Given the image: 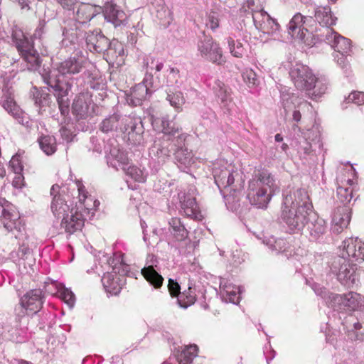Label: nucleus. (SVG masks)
Masks as SVG:
<instances>
[{"mask_svg": "<svg viewBox=\"0 0 364 364\" xmlns=\"http://www.w3.org/2000/svg\"><path fill=\"white\" fill-rule=\"evenodd\" d=\"M288 145L285 143L282 145V149L284 151H286L288 149Z\"/></svg>", "mask_w": 364, "mask_h": 364, "instance_id": "69168bd1", "label": "nucleus"}, {"mask_svg": "<svg viewBox=\"0 0 364 364\" xmlns=\"http://www.w3.org/2000/svg\"><path fill=\"white\" fill-rule=\"evenodd\" d=\"M11 36L12 40L15 43L18 51L23 48H28L30 45L33 43V41L28 40L23 31L18 27H15L13 29Z\"/></svg>", "mask_w": 364, "mask_h": 364, "instance_id": "c756f323", "label": "nucleus"}, {"mask_svg": "<svg viewBox=\"0 0 364 364\" xmlns=\"http://www.w3.org/2000/svg\"><path fill=\"white\" fill-rule=\"evenodd\" d=\"M336 183L338 201L343 204L342 205H348L358 184L353 168H341L337 173Z\"/></svg>", "mask_w": 364, "mask_h": 364, "instance_id": "20e7f679", "label": "nucleus"}, {"mask_svg": "<svg viewBox=\"0 0 364 364\" xmlns=\"http://www.w3.org/2000/svg\"><path fill=\"white\" fill-rule=\"evenodd\" d=\"M342 247V256L333 262L332 269L341 284L350 287L356 281L353 262L364 261V243L358 238L349 237L343 242Z\"/></svg>", "mask_w": 364, "mask_h": 364, "instance_id": "f257e3e1", "label": "nucleus"}, {"mask_svg": "<svg viewBox=\"0 0 364 364\" xmlns=\"http://www.w3.org/2000/svg\"><path fill=\"white\" fill-rule=\"evenodd\" d=\"M168 224L171 228L173 237L178 241H183L188 237V231L182 224L179 218H172Z\"/></svg>", "mask_w": 364, "mask_h": 364, "instance_id": "cd10ccee", "label": "nucleus"}, {"mask_svg": "<svg viewBox=\"0 0 364 364\" xmlns=\"http://www.w3.org/2000/svg\"><path fill=\"white\" fill-rule=\"evenodd\" d=\"M227 41L230 53L234 57L239 58H242L245 52L242 43L237 41L236 44L235 40L232 37H228Z\"/></svg>", "mask_w": 364, "mask_h": 364, "instance_id": "a19ab883", "label": "nucleus"}, {"mask_svg": "<svg viewBox=\"0 0 364 364\" xmlns=\"http://www.w3.org/2000/svg\"><path fill=\"white\" fill-rule=\"evenodd\" d=\"M291 79L298 90L304 91L313 100H318L327 91L328 84L324 78L318 77L309 67L296 64L289 73Z\"/></svg>", "mask_w": 364, "mask_h": 364, "instance_id": "f03ea898", "label": "nucleus"}, {"mask_svg": "<svg viewBox=\"0 0 364 364\" xmlns=\"http://www.w3.org/2000/svg\"><path fill=\"white\" fill-rule=\"evenodd\" d=\"M176 136H171L168 141H171V150L179 154L180 149H182L186 139V134L183 133L181 131L179 133H176Z\"/></svg>", "mask_w": 364, "mask_h": 364, "instance_id": "79ce46f5", "label": "nucleus"}, {"mask_svg": "<svg viewBox=\"0 0 364 364\" xmlns=\"http://www.w3.org/2000/svg\"><path fill=\"white\" fill-rule=\"evenodd\" d=\"M53 89L54 90L57 92V93H60V94H63V92L65 91L63 87L59 85V84H56L54 87H53ZM65 91H68L67 90Z\"/></svg>", "mask_w": 364, "mask_h": 364, "instance_id": "13d9d810", "label": "nucleus"}, {"mask_svg": "<svg viewBox=\"0 0 364 364\" xmlns=\"http://www.w3.org/2000/svg\"><path fill=\"white\" fill-rule=\"evenodd\" d=\"M177 299L178 303L181 307L187 308L196 302V291L191 287H188L187 289L184 290L183 292H181Z\"/></svg>", "mask_w": 364, "mask_h": 364, "instance_id": "2f4dec72", "label": "nucleus"}, {"mask_svg": "<svg viewBox=\"0 0 364 364\" xmlns=\"http://www.w3.org/2000/svg\"><path fill=\"white\" fill-rule=\"evenodd\" d=\"M45 296L40 289H31L26 292L20 299V304L26 314H34L43 307Z\"/></svg>", "mask_w": 364, "mask_h": 364, "instance_id": "9d476101", "label": "nucleus"}, {"mask_svg": "<svg viewBox=\"0 0 364 364\" xmlns=\"http://www.w3.org/2000/svg\"><path fill=\"white\" fill-rule=\"evenodd\" d=\"M151 124L156 130L161 132L167 139H170L171 136H173L176 133L182 131V128L176 122L171 121L167 117L161 118L151 119Z\"/></svg>", "mask_w": 364, "mask_h": 364, "instance_id": "f3484780", "label": "nucleus"}, {"mask_svg": "<svg viewBox=\"0 0 364 364\" xmlns=\"http://www.w3.org/2000/svg\"><path fill=\"white\" fill-rule=\"evenodd\" d=\"M157 18L162 22L163 24H169L172 20V14L169 9L166 7H162L160 10L157 11Z\"/></svg>", "mask_w": 364, "mask_h": 364, "instance_id": "49530a36", "label": "nucleus"}, {"mask_svg": "<svg viewBox=\"0 0 364 364\" xmlns=\"http://www.w3.org/2000/svg\"><path fill=\"white\" fill-rule=\"evenodd\" d=\"M239 176V173L234 171L233 168H228L223 169L218 174H215V177L224 187H230L231 191H236L243 188L244 181L240 178L236 180L235 178Z\"/></svg>", "mask_w": 364, "mask_h": 364, "instance_id": "dca6fc26", "label": "nucleus"}, {"mask_svg": "<svg viewBox=\"0 0 364 364\" xmlns=\"http://www.w3.org/2000/svg\"><path fill=\"white\" fill-rule=\"evenodd\" d=\"M166 99L178 112L182 110V106L185 103V98L181 91H176L168 94Z\"/></svg>", "mask_w": 364, "mask_h": 364, "instance_id": "e433bc0d", "label": "nucleus"}, {"mask_svg": "<svg viewBox=\"0 0 364 364\" xmlns=\"http://www.w3.org/2000/svg\"><path fill=\"white\" fill-rule=\"evenodd\" d=\"M341 58H338V63L343 68H346L348 63L346 62V58H344L345 56L341 55Z\"/></svg>", "mask_w": 364, "mask_h": 364, "instance_id": "6e6d98bb", "label": "nucleus"}, {"mask_svg": "<svg viewBox=\"0 0 364 364\" xmlns=\"http://www.w3.org/2000/svg\"><path fill=\"white\" fill-rule=\"evenodd\" d=\"M0 223L9 232L24 229L19 213L4 198H0Z\"/></svg>", "mask_w": 364, "mask_h": 364, "instance_id": "39448f33", "label": "nucleus"}, {"mask_svg": "<svg viewBox=\"0 0 364 364\" xmlns=\"http://www.w3.org/2000/svg\"><path fill=\"white\" fill-rule=\"evenodd\" d=\"M171 73H173V74H176L178 75L179 74V70L177 69V68H171Z\"/></svg>", "mask_w": 364, "mask_h": 364, "instance_id": "0e129e2a", "label": "nucleus"}, {"mask_svg": "<svg viewBox=\"0 0 364 364\" xmlns=\"http://www.w3.org/2000/svg\"><path fill=\"white\" fill-rule=\"evenodd\" d=\"M41 149L47 154L51 155L56 151L55 139L52 136H43L38 139Z\"/></svg>", "mask_w": 364, "mask_h": 364, "instance_id": "72a5a7b5", "label": "nucleus"}, {"mask_svg": "<svg viewBox=\"0 0 364 364\" xmlns=\"http://www.w3.org/2000/svg\"><path fill=\"white\" fill-rule=\"evenodd\" d=\"M3 107L16 119H19L22 116L23 112L21 109L16 104L11 94L6 97V100L3 102Z\"/></svg>", "mask_w": 364, "mask_h": 364, "instance_id": "473e14b6", "label": "nucleus"}, {"mask_svg": "<svg viewBox=\"0 0 364 364\" xmlns=\"http://www.w3.org/2000/svg\"><path fill=\"white\" fill-rule=\"evenodd\" d=\"M242 77L244 82L250 88L257 87L259 84L256 73L251 68L245 69L242 73Z\"/></svg>", "mask_w": 364, "mask_h": 364, "instance_id": "58836bf2", "label": "nucleus"}, {"mask_svg": "<svg viewBox=\"0 0 364 364\" xmlns=\"http://www.w3.org/2000/svg\"><path fill=\"white\" fill-rule=\"evenodd\" d=\"M325 40L335 51L341 55H350L351 53V43L348 38L341 36L331 28H326Z\"/></svg>", "mask_w": 364, "mask_h": 364, "instance_id": "ddd939ff", "label": "nucleus"}, {"mask_svg": "<svg viewBox=\"0 0 364 364\" xmlns=\"http://www.w3.org/2000/svg\"><path fill=\"white\" fill-rule=\"evenodd\" d=\"M198 50L203 58L213 63L222 65L226 62L219 43L210 36H205L199 41Z\"/></svg>", "mask_w": 364, "mask_h": 364, "instance_id": "423d86ee", "label": "nucleus"}, {"mask_svg": "<svg viewBox=\"0 0 364 364\" xmlns=\"http://www.w3.org/2000/svg\"><path fill=\"white\" fill-rule=\"evenodd\" d=\"M148 94V88L144 84L136 85L132 90L131 94L127 100H130L134 106L141 105V102L146 99Z\"/></svg>", "mask_w": 364, "mask_h": 364, "instance_id": "c85d7f7f", "label": "nucleus"}, {"mask_svg": "<svg viewBox=\"0 0 364 364\" xmlns=\"http://www.w3.org/2000/svg\"><path fill=\"white\" fill-rule=\"evenodd\" d=\"M247 191L250 203L259 208H266L274 193L272 190L259 186L257 182L250 181Z\"/></svg>", "mask_w": 364, "mask_h": 364, "instance_id": "6e6552de", "label": "nucleus"}, {"mask_svg": "<svg viewBox=\"0 0 364 364\" xmlns=\"http://www.w3.org/2000/svg\"><path fill=\"white\" fill-rule=\"evenodd\" d=\"M6 176V170L4 167V165L0 161V177L4 178Z\"/></svg>", "mask_w": 364, "mask_h": 364, "instance_id": "bf43d9fd", "label": "nucleus"}, {"mask_svg": "<svg viewBox=\"0 0 364 364\" xmlns=\"http://www.w3.org/2000/svg\"><path fill=\"white\" fill-rule=\"evenodd\" d=\"M107 44V39L105 36H100V39L94 44V49L97 52H101Z\"/></svg>", "mask_w": 364, "mask_h": 364, "instance_id": "5fc2aeb1", "label": "nucleus"}, {"mask_svg": "<svg viewBox=\"0 0 364 364\" xmlns=\"http://www.w3.org/2000/svg\"><path fill=\"white\" fill-rule=\"evenodd\" d=\"M86 64V58L81 53H77L73 56L60 62L58 65L57 70L63 76L76 75L85 68Z\"/></svg>", "mask_w": 364, "mask_h": 364, "instance_id": "9b49d317", "label": "nucleus"}, {"mask_svg": "<svg viewBox=\"0 0 364 364\" xmlns=\"http://www.w3.org/2000/svg\"><path fill=\"white\" fill-rule=\"evenodd\" d=\"M217 85V95L220 100L222 103L227 105L232 101L231 89L225 85L223 82L218 80L216 82Z\"/></svg>", "mask_w": 364, "mask_h": 364, "instance_id": "f704fd0d", "label": "nucleus"}, {"mask_svg": "<svg viewBox=\"0 0 364 364\" xmlns=\"http://www.w3.org/2000/svg\"><path fill=\"white\" fill-rule=\"evenodd\" d=\"M21 58L27 63L29 70H36L40 67L41 62L38 52L34 48L33 43L28 48L18 50Z\"/></svg>", "mask_w": 364, "mask_h": 364, "instance_id": "4be33fe9", "label": "nucleus"}, {"mask_svg": "<svg viewBox=\"0 0 364 364\" xmlns=\"http://www.w3.org/2000/svg\"><path fill=\"white\" fill-rule=\"evenodd\" d=\"M163 67H164V64L162 63H159L156 65V70L157 72H159V71H161L162 70Z\"/></svg>", "mask_w": 364, "mask_h": 364, "instance_id": "052dcab7", "label": "nucleus"}, {"mask_svg": "<svg viewBox=\"0 0 364 364\" xmlns=\"http://www.w3.org/2000/svg\"><path fill=\"white\" fill-rule=\"evenodd\" d=\"M225 299L233 304L239 302V296L235 291H226Z\"/></svg>", "mask_w": 364, "mask_h": 364, "instance_id": "864d4df0", "label": "nucleus"}, {"mask_svg": "<svg viewBox=\"0 0 364 364\" xmlns=\"http://www.w3.org/2000/svg\"><path fill=\"white\" fill-rule=\"evenodd\" d=\"M250 182H257L258 185L262 187H267L269 190L274 191L275 186V179L274 176L267 169L258 171L255 178L250 181Z\"/></svg>", "mask_w": 364, "mask_h": 364, "instance_id": "bb28decb", "label": "nucleus"}, {"mask_svg": "<svg viewBox=\"0 0 364 364\" xmlns=\"http://www.w3.org/2000/svg\"><path fill=\"white\" fill-rule=\"evenodd\" d=\"M168 291L170 293V295L172 297H177L178 298V296L181 294V287H180V285L178 284V283L176 280H174L173 279H168Z\"/></svg>", "mask_w": 364, "mask_h": 364, "instance_id": "de8ad7c7", "label": "nucleus"}, {"mask_svg": "<svg viewBox=\"0 0 364 364\" xmlns=\"http://www.w3.org/2000/svg\"><path fill=\"white\" fill-rule=\"evenodd\" d=\"M181 208L187 217L200 220L202 215L195 198L186 197L182 202Z\"/></svg>", "mask_w": 364, "mask_h": 364, "instance_id": "b1692460", "label": "nucleus"}, {"mask_svg": "<svg viewBox=\"0 0 364 364\" xmlns=\"http://www.w3.org/2000/svg\"><path fill=\"white\" fill-rule=\"evenodd\" d=\"M105 291L112 295L118 294L122 289V281L115 273L107 272L102 278Z\"/></svg>", "mask_w": 364, "mask_h": 364, "instance_id": "aec40b11", "label": "nucleus"}, {"mask_svg": "<svg viewBox=\"0 0 364 364\" xmlns=\"http://www.w3.org/2000/svg\"><path fill=\"white\" fill-rule=\"evenodd\" d=\"M50 209L55 217L62 219L71 210L70 205L67 204L60 195H55L50 205Z\"/></svg>", "mask_w": 364, "mask_h": 364, "instance_id": "5701e85b", "label": "nucleus"}, {"mask_svg": "<svg viewBox=\"0 0 364 364\" xmlns=\"http://www.w3.org/2000/svg\"><path fill=\"white\" fill-rule=\"evenodd\" d=\"M362 328V325L359 322H356L354 323V328L355 330H360Z\"/></svg>", "mask_w": 364, "mask_h": 364, "instance_id": "e2e57ef3", "label": "nucleus"}, {"mask_svg": "<svg viewBox=\"0 0 364 364\" xmlns=\"http://www.w3.org/2000/svg\"><path fill=\"white\" fill-rule=\"evenodd\" d=\"M293 119L296 122H299L301 119V114L299 110H295L293 112Z\"/></svg>", "mask_w": 364, "mask_h": 364, "instance_id": "4d7b16f0", "label": "nucleus"}, {"mask_svg": "<svg viewBox=\"0 0 364 364\" xmlns=\"http://www.w3.org/2000/svg\"><path fill=\"white\" fill-rule=\"evenodd\" d=\"M78 209V208H71L70 212L61 220V228L70 235L81 230L84 226L85 218Z\"/></svg>", "mask_w": 364, "mask_h": 364, "instance_id": "2eb2a0df", "label": "nucleus"}, {"mask_svg": "<svg viewBox=\"0 0 364 364\" xmlns=\"http://www.w3.org/2000/svg\"><path fill=\"white\" fill-rule=\"evenodd\" d=\"M94 103L89 92L80 93L73 103V113L79 119H85L93 112Z\"/></svg>", "mask_w": 364, "mask_h": 364, "instance_id": "4468645a", "label": "nucleus"}, {"mask_svg": "<svg viewBox=\"0 0 364 364\" xmlns=\"http://www.w3.org/2000/svg\"><path fill=\"white\" fill-rule=\"evenodd\" d=\"M141 273L144 279L155 289L161 287L164 278L155 270L152 265L142 268Z\"/></svg>", "mask_w": 364, "mask_h": 364, "instance_id": "a878e982", "label": "nucleus"}, {"mask_svg": "<svg viewBox=\"0 0 364 364\" xmlns=\"http://www.w3.org/2000/svg\"><path fill=\"white\" fill-rule=\"evenodd\" d=\"M311 205L306 200H295L288 205L287 199L282 210V218L291 233L299 232L304 229L309 220Z\"/></svg>", "mask_w": 364, "mask_h": 364, "instance_id": "7ed1b4c3", "label": "nucleus"}, {"mask_svg": "<svg viewBox=\"0 0 364 364\" xmlns=\"http://www.w3.org/2000/svg\"><path fill=\"white\" fill-rule=\"evenodd\" d=\"M126 174L139 183H144L146 180V175L144 171L136 166H129L127 168H124Z\"/></svg>", "mask_w": 364, "mask_h": 364, "instance_id": "4c0bfd02", "label": "nucleus"}, {"mask_svg": "<svg viewBox=\"0 0 364 364\" xmlns=\"http://www.w3.org/2000/svg\"><path fill=\"white\" fill-rule=\"evenodd\" d=\"M316 20L323 26L329 28L330 26L336 24V18H333L329 6H319L316 9L315 14Z\"/></svg>", "mask_w": 364, "mask_h": 364, "instance_id": "393cba45", "label": "nucleus"}, {"mask_svg": "<svg viewBox=\"0 0 364 364\" xmlns=\"http://www.w3.org/2000/svg\"><path fill=\"white\" fill-rule=\"evenodd\" d=\"M9 166L14 173H21L23 169V165L21 155L16 154L13 156L9 161Z\"/></svg>", "mask_w": 364, "mask_h": 364, "instance_id": "37998d69", "label": "nucleus"}, {"mask_svg": "<svg viewBox=\"0 0 364 364\" xmlns=\"http://www.w3.org/2000/svg\"><path fill=\"white\" fill-rule=\"evenodd\" d=\"M68 95V91H64L63 94H55L59 109L60 111L61 114L63 116L68 115L70 110V102L68 98L67 97Z\"/></svg>", "mask_w": 364, "mask_h": 364, "instance_id": "ea45409f", "label": "nucleus"}, {"mask_svg": "<svg viewBox=\"0 0 364 364\" xmlns=\"http://www.w3.org/2000/svg\"><path fill=\"white\" fill-rule=\"evenodd\" d=\"M351 208L349 205H338L333 211L331 230L339 234L348 228L351 219Z\"/></svg>", "mask_w": 364, "mask_h": 364, "instance_id": "f8f14e48", "label": "nucleus"}, {"mask_svg": "<svg viewBox=\"0 0 364 364\" xmlns=\"http://www.w3.org/2000/svg\"><path fill=\"white\" fill-rule=\"evenodd\" d=\"M310 229V234L314 239L320 237L323 235L326 230V223L324 220L317 218L314 223H311Z\"/></svg>", "mask_w": 364, "mask_h": 364, "instance_id": "c9c22d12", "label": "nucleus"}, {"mask_svg": "<svg viewBox=\"0 0 364 364\" xmlns=\"http://www.w3.org/2000/svg\"><path fill=\"white\" fill-rule=\"evenodd\" d=\"M24 177L22 174V172L20 173H15V177L12 181L13 186L16 188H21L23 186H24Z\"/></svg>", "mask_w": 364, "mask_h": 364, "instance_id": "3c124183", "label": "nucleus"}, {"mask_svg": "<svg viewBox=\"0 0 364 364\" xmlns=\"http://www.w3.org/2000/svg\"><path fill=\"white\" fill-rule=\"evenodd\" d=\"M102 7L90 4H82L79 6L77 12V20L82 23L90 21L97 14L101 12Z\"/></svg>", "mask_w": 364, "mask_h": 364, "instance_id": "412c9836", "label": "nucleus"}, {"mask_svg": "<svg viewBox=\"0 0 364 364\" xmlns=\"http://www.w3.org/2000/svg\"><path fill=\"white\" fill-rule=\"evenodd\" d=\"M348 99L357 105L364 104V92H353L349 95Z\"/></svg>", "mask_w": 364, "mask_h": 364, "instance_id": "09e8293b", "label": "nucleus"}, {"mask_svg": "<svg viewBox=\"0 0 364 364\" xmlns=\"http://www.w3.org/2000/svg\"><path fill=\"white\" fill-rule=\"evenodd\" d=\"M60 299L69 306H73L75 304L74 294L67 288H62L59 290Z\"/></svg>", "mask_w": 364, "mask_h": 364, "instance_id": "a18cd8bd", "label": "nucleus"}, {"mask_svg": "<svg viewBox=\"0 0 364 364\" xmlns=\"http://www.w3.org/2000/svg\"><path fill=\"white\" fill-rule=\"evenodd\" d=\"M331 306L341 311H361L364 309V296L355 292L333 296Z\"/></svg>", "mask_w": 364, "mask_h": 364, "instance_id": "0eeeda50", "label": "nucleus"}, {"mask_svg": "<svg viewBox=\"0 0 364 364\" xmlns=\"http://www.w3.org/2000/svg\"><path fill=\"white\" fill-rule=\"evenodd\" d=\"M253 4H254L253 0H247V6L249 9L250 8V6L252 5Z\"/></svg>", "mask_w": 364, "mask_h": 364, "instance_id": "338daca9", "label": "nucleus"}, {"mask_svg": "<svg viewBox=\"0 0 364 364\" xmlns=\"http://www.w3.org/2000/svg\"><path fill=\"white\" fill-rule=\"evenodd\" d=\"M60 6L68 10H72L74 6L77 3L78 0H56Z\"/></svg>", "mask_w": 364, "mask_h": 364, "instance_id": "603ef678", "label": "nucleus"}, {"mask_svg": "<svg viewBox=\"0 0 364 364\" xmlns=\"http://www.w3.org/2000/svg\"><path fill=\"white\" fill-rule=\"evenodd\" d=\"M283 140V137L282 136V135L280 134H277L275 135V141H277V142H281Z\"/></svg>", "mask_w": 364, "mask_h": 364, "instance_id": "680f3d73", "label": "nucleus"}, {"mask_svg": "<svg viewBox=\"0 0 364 364\" xmlns=\"http://www.w3.org/2000/svg\"><path fill=\"white\" fill-rule=\"evenodd\" d=\"M118 119L117 117L112 116L109 118L105 119L100 125V129L103 132H109L117 127Z\"/></svg>", "mask_w": 364, "mask_h": 364, "instance_id": "c03bdc74", "label": "nucleus"}, {"mask_svg": "<svg viewBox=\"0 0 364 364\" xmlns=\"http://www.w3.org/2000/svg\"><path fill=\"white\" fill-rule=\"evenodd\" d=\"M101 11L103 12L105 19L115 26L121 25L126 18L125 13L112 2H107L102 7Z\"/></svg>", "mask_w": 364, "mask_h": 364, "instance_id": "a211bd4d", "label": "nucleus"}, {"mask_svg": "<svg viewBox=\"0 0 364 364\" xmlns=\"http://www.w3.org/2000/svg\"><path fill=\"white\" fill-rule=\"evenodd\" d=\"M306 17L298 13L295 14L288 25V32L294 38L301 40L307 46L314 43L311 32L304 26Z\"/></svg>", "mask_w": 364, "mask_h": 364, "instance_id": "1a4fd4ad", "label": "nucleus"}, {"mask_svg": "<svg viewBox=\"0 0 364 364\" xmlns=\"http://www.w3.org/2000/svg\"><path fill=\"white\" fill-rule=\"evenodd\" d=\"M75 184L78 191V199L81 205L87 210L96 209L100 205V202L94 199L88 193L82 182L80 180L75 181Z\"/></svg>", "mask_w": 364, "mask_h": 364, "instance_id": "6ab92c4d", "label": "nucleus"}, {"mask_svg": "<svg viewBox=\"0 0 364 364\" xmlns=\"http://www.w3.org/2000/svg\"><path fill=\"white\" fill-rule=\"evenodd\" d=\"M20 364H31V363L29 362H27V361H22L20 363Z\"/></svg>", "mask_w": 364, "mask_h": 364, "instance_id": "774afa93", "label": "nucleus"}, {"mask_svg": "<svg viewBox=\"0 0 364 364\" xmlns=\"http://www.w3.org/2000/svg\"><path fill=\"white\" fill-rule=\"evenodd\" d=\"M207 25H208L213 31H215L219 27V19L216 16L215 13L211 12L209 14Z\"/></svg>", "mask_w": 364, "mask_h": 364, "instance_id": "8fccbe9b", "label": "nucleus"}, {"mask_svg": "<svg viewBox=\"0 0 364 364\" xmlns=\"http://www.w3.org/2000/svg\"><path fill=\"white\" fill-rule=\"evenodd\" d=\"M198 347L196 344L186 346L179 355V364L193 363V359L198 355Z\"/></svg>", "mask_w": 364, "mask_h": 364, "instance_id": "7c9ffc66", "label": "nucleus"}]
</instances>
